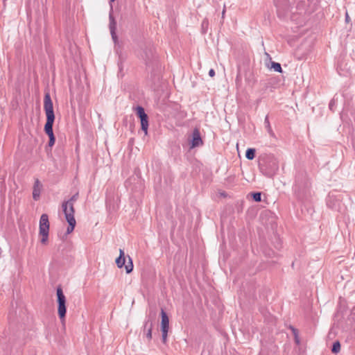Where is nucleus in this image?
<instances>
[{
  "label": "nucleus",
  "instance_id": "nucleus-28",
  "mask_svg": "<svg viewBox=\"0 0 355 355\" xmlns=\"http://www.w3.org/2000/svg\"><path fill=\"white\" fill-rule=\"evenodd\" d=\"M352 312V313L355 314V306L353 307Z\"/></svg>",
  "mask_w": 355,
  "mask_h": 355
},
{
  "label": "nucleus",
  "instance_id": "nucleus-14",
  "mask_svg": "<svg viewBox=\"0 0 355 355\" xmlns=\"http://www.w3.org/2000/svg\"><path fill=\"white\" fill-rule=\"evenodd\" d=\"M141 121V128L144 132L145 135L148 133V117H144L140 119Z\"/></svg>",
  "mask_w": 355,
  "mask_h": 355
},
{
  "label": "nucleus",
  "instance_id": "nucleus-15",
  "mask_svg": "<svg viewBox=\"0 0 355 355\" xmlns=\"http://www.w3.org/2000/svg\"><path fill=\"white\" fill-rule=\"evenodd\" d=\"M136 113L139 119L148 116V115L145 112L144 108L142 107L141 106H137L136 107Z\"/></svg>",
  "mask_w": 355,
  "mask_h": 355
},
{
  "label": "nucleus",
  "instance_id": "nucleus-22",
  "mask_svg": "<svg viewBox=\"0 0 355 355\" xmlns=\"http://www.w3.org/2000/svg\"><path fill=\"white\" fill-rule=\"evenodd\" d=\"M49 147H52L54 144H55V135L54 136H51V137H49Z\"/></svg>",
  "mask_w": 355,
  "mask_h": 355
},
{
  "label": "nucleus",
  "instance_id": "nucleus-4",
  "mask_svg": "<svg viewBox=\"0 0 355 355\" xmlns=\"http://www.w3.org/2000/svg\"><path fill=\"white\" fill-rule=\"evenodd\" d=\"M49 221L46 214H42L40 219L39 234L42 236L41 243L46 244L49 238Z\"/></svg>",
  "mask_w": 355,
  "mask_h": 355
},
{
  "label": "nucleus",
  "instance_id": "nucleus-25",
  "mask_svg": "<svg viewBox=\"0 0 355 355\" xmlns=\"http://www.w3.org/2000/svg\"><path fill=\"white\" fill-rule=\"evenodd\" d=\"M207 24H208V21L207 19H204L202 23V27H204L205 26H207Z\"/></svg>",
  "mask_w": 355,
  "mask_h": 355
},
{
  "label": "nucleus",
  "instance_id": "nucleus-8",
  "mask_svg": "<svg viewBox=\"0 0 355 355\" xmlns=\"http://www.w3.org/2000/svg\"><path fill=\"white\" fill-rule=\"evenodd\" d=\"M109 19H110L109 28H110V34H111L113 41L114 42V43H116L118 40L116 34V21L111 13L109 15Z\"/></svg>",
  "mask_w": 355,
  "mask_h": 355
},
{
  "label": "nucleus",
  "instance_id": "nucleus-16",
  "mask_svg": "<svg viewBox=\"0 0 355 355\" xmlns=\"http://www.w3.org/2000/svg\"><path fill=\"white\" fill-rule=\"evenodd\" d=\"M255 149L254 148H248L245 152V157L248 159L252 160L255 157Z\"/></svg>",
  "mask_w": 355,
  "mask_h": 355
},
{
  "label": "nucleus",
  "instance_id": "nucleus-13",
  "mask_svg": "<svg viewBox=\"0 0 355 355\" xmlns=\"http://www.w3.org/2000/svg\"><path fill=\"white\" fill-rule=\"evenodd\" d=\"M264 125H265V128L267 130V132H268V134L270 135V136L274 137L275 135V133L271 128V125H270V121H269V118H268V116L266 115V117H265V119H264Z\"/></svg>",
  "mask_w": 355,
  "mask_h": 355
},
{
  "label": "nucleus",
  "instance_id": "nucleus-21",
  "mask_svg": "<svg viewBox=\"0 0 355 355\" xmlns=\"http://www.w3.org/2000/svg\"><path fill=\"white\" fill-rule=\"evenodd\" d=\"M294 190L296 193L300 196L301 193V187L298 182H296L295 185L294 186Z\"/></svg>",
  "mask_w": 355,
  "mask_h": 355
},
{
  "label": "nucleus",
  "instance_id": "nucleus-19",
  "mask_svg": "<svg viewBox=\"0 0 355 355\" xmlns=\"http://www.w3.org/2000/svg\"><path fill=\"white\" fill-rule=\"evenodd\" d=\"M340 351V344L339 341H336L334 343L331 352L334 354H337Z\"/></svg>",
  "mask_w": 355,
  "mask_h": 355
},
{
  "label": "nucleus",
  "instance_id": "nucleus-7",
  "mask_svg": "<svg viewBox=\"0 0 355 355\" xmlns=\"http://www.w3.org/2000/svg\"><path fill=\"white\" fill-rule=\"evenodd\" d=\"M202 143L203 142L201 139L199 130L197 128L194 129V130L193 131V134H192V140H191V148H193L200 146V145L202 144Z\"/></svg>",
  "mask_w": 355,
  "mask_h": 355
},
{
  "label": "nucleus",
  "instance_id": "nucleus-17",
  "mask_svg": "<svg viewBox=\"0 0 355 355\" xmlns=\"http://www.w3.org/2000/svg\"><path fill=\"white\" fill-rule=\"evenodd\" d=\"M271 69H272L275 71L282 73V66L278 62H272L271 63Z\"/></svg>",
  "mask_w": 355,
  "mask_h": 355
},
{
  "label": "nucleus",
  "instance_id": "nucleus-20",
  "mask_svg": "<svg viewBox=\"0 0 355 355\" xmlns=\"http://www.w3.org/2000/svg\"><path fill=\"white\" fill-rule=\"evenodd\" d=\"M252 196L255 202H258L261 200V193L260 192L252 193Z\"/></svg>",
  "mask_w": 355,
  "mask_h": 355
},
{
  "label": "nucleus",
  "instance_id": "nucleus-29",
  "mask_svg": "<svg viewBox=\"0 0 355 355\" xmlns=\"http://www.w3.org/2000/svg\"><path fill=\"white\" fill-rule=\"evenodd\" d=\"M111 3L114 2L115 0H110Z\"/></svg>",
  "mask_w": 355,
  "mask_h": 355
},
{
  "label": "nucleus",
  "instance_id": "nucleus-27",
  "mask_svg": "<svg viewBox=\"0 0 355 355\" xmlns=\"http://www.w3.org/2000/svg\"><path fill=\"white\" fill-rule=\"evenodd\" d=\"M225 14V8H223V10L222 12V17L223 18Z\"/></svg>",
  "mask_w": 355,
  "mask_h": 355
},
{
  "label": "nucleus",
  "instance_id": "nucleus-24",
  "mask_svg": "<svg viewBox=\"0 0 355 355\" xmlns=\"http://www.w3.org/2000/svg\"><path fill=\"white\" fill-rule=\"evenodd\" d=\"M334 103H335L334 101L331 100V101H330V103H329V109H330V110H333V107H334Z\"/></svg>",
  "mask_w": 355,
  "mask_h": 355
},
{
  "label": "nucleus",
  "instance_id": "nucleus-30",
  "mask_svg": "<svg viewBox=\"0 0 355 355\" xmlns=\"http://www.w3.org/2000/svg\"><path fill=\"white\" fill-rule=\"evenodd\" d=\"M3 1H5L6 0H3Z\"/></svg>",
  "mask_w": 355,
  "mask_h": 355
},
{
  "label": "nucleus",
  "instance_id": "nucleus-10",
  "mask_svg": "<svg viewBox=\"0 0 355 355\" xmlns=\"http://www.w3.org/2000/svg\"><path fill=\"white\" fill-rule=\"evenodd\" d=\"M42 189V184L38 179L35 180L33 190V198L35 200H38L40 196V192Z\"/></svg>",
  "mask_w": 355,
  "mask_h": 355
},
{
  "label": "nucleus",
  "instance_id": "nucleus-6",
  "mask_svg": "<svg viewBox=\"0 0 355 355\" xmlns=\"http://www.w3.org/2000/svg\"><path fill=\"white\" fill-rule=\"evenodd\" d=\"M275 4L279 15H284L291 9L289 0H275Z\"/></svg>",
  "mask_w": 355,
  "mask_h": 355
},
{
  "label": "nucleus",
  "instance_id": "nucleus-11",
  "mask_svg": "<svg viewBox=\"0 0 355 355\" xmlns=\"http://www.w3.org/2000/svg\"><path fill=\"white\" fill-rule=\"evenodd\" d=\"M125 263V258L124 255V251L121 249L119 250V256L116 259V264L119 268H121Z\"/></svg>",
  "mask_w": 355,
  "mask_h": 355
},
{
  "label": "nucleus",
  "instance_id": "nucleus-2",
  "mask_svg": "<svg viewBox=\"0 0 355 355\" xmlns=\"http://www.w3.org/2000/svg\"><path fill=\"white\" fill-rule=\"evenodd\" d=\"M44 110L45 111L46 121L44 125V132L51 137L54 136L53 126L55 121V114L53 111V102L49 93H46L44 98Z\"/></svg>",
  "mask_w": 355,
  "mask_h": 355
},
{
  "label": "nucleus",
  "instance_id": "nucleus-12",
  "mask_svg": "<svg viewBox=\"0 0 355 355\" xmlns=\"http://www.w3.org/2000/svg\"><path fill=\"white\" fill-rule=\"evenodd\" d=\"M309 0H298L296 6V9L302 12L305 10L306 7L308 6Z\"/></svg>",
  "mask_w": 355,
  "mask_h": 355
},
{
  "label": "nucleus",
  "instance_id": "nucleus-5",
  "mask_svg": "<svg viewBox=\"0 0 355 355\" xmlns=\"http://www.w3.org/2000/svg\"><path fill=\"white\" fill-rule=\"evenodd\" d=\"M161 317L162 340V342L165 343L167 340L168 331L169 329V319L167 315V313L163 309H161Z\"/></svg>",
  "mask_w": 355,
  "mask_h": 355
},
{
  "label": "nucleus",
  "instance_id": "nucleus-18",
  "mask_svg": "<svg viewBox=\"0 0 355 355\" xmlns=\"http://www.w3.org/2000/svg\"><path fill=\"white\" fill-rule=\"evenodd\" d=\"M128 258H129V261H128V264L125 266V268L127 273H130L133 270L134 266H133L132 259L130 257H128Z\"/></svg>",
  "mask_w": 355,
  "mask_h": 355
},
{
  "label": "nucleus",
  "instance_id": "nucleus-3",
  "mask_svg": "<svg viewBox=\"0 0 355 355\" xmlns=\"http://www.w3.org/2000/svg\"><path fill=\"white\" fill-rule=\"evenodd\" d=\"M57 302H58V313L61 321H64L67 313L66 297L63 293L62 289L58 286L56 289Z\"/></svg>",
  "mask_w": 355,
  "mask_h": 355
},
{
  "label": "nucleus",
  "instance_id": "nucleus-23",
  "mask_svg": "<svg viewBox=\"0 0 355 355\" xmlns=\"http://www.w3.org/2000/svg\"><path fill=\"white\" fill-rule=\"evenodd\" d=\"M209 75L211 77H214L215 76V71L213 69H211L209 71Z\"/></svg>",
  "mask_w": 355,
  "mask_h": 355
},
{
  "label": "nucleus",
  "instance_id": "nucleus-1",
  "mask_svg": "<svg viewBox=\"0 0 355 355\" xmlns=\"http://www.w3.org/2000/svg\"><path fill=\"white\" fill-rule=\"evenodd\" d=\"M78 198V193H76L68 200L64 201L62 204V211L64 214L66 220L69 226L67 229V234H71L76 226V222L74 218L75 209L73 207L74 202Z\"/></svg>",
  "mask_w": 355,
  "mask_h": 355
},
{
  "label": "nucleus",
  "instance_id": "nucleus-9",
  "mask_svg": "<svg viewBox=\"0 0 355 355\" xmlns=\"http://www.w3.org/2000/svg\"><path fill=\"white\" fill-rule=\"evenodd\" d=\"M153 327V322L148 320L145 322L144 326V331L146 334V338L150 340L152 338V329Z\"/></svg>",
  "mask_w": 355,
  "mask_h": 355
},
{
  "label": "nucleus",
  "instance_id": "nucleus-26",
  "mask_svg": "<svg viewBox=\"0 0 355 355\" xmlns=\"http://www.w3.org/2000/svg\"><path fill=\"white\" fill-rule=\"evenodd\" d=\"M349 15H348V14H347V13H346V16H345V20H346V21H349Z\"/></svg>",
  "mask_w": 355,
  "mask_h": 355
}]
</instances>
